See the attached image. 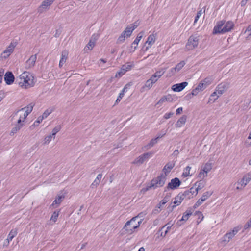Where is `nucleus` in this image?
Returning a JSON list of instances; mask_svg holds the SVG:
<instances>
[{
  "label": "nucleus",
  "instance_id": "1",
  "mask_svg": "<svg viewBox=\"0 0 251 251\" xmlns=\"http://www.w3.org/2000/svg\"><path fill=\"white\" fill-rule=\"evenodd\" d=\"M19 85L23 89H28L35 84L33 76L28 72L25 71L17 78Z\"/></svg>",
  "mask_w": 251,
  "mask_h": 251
},
{
  "label": "nucleus",
  "instance_id": "2",
  "mask_svg": "<svg viewBox=\"0 0 251 251\" xmlns=\"http://www.w3.org/2000/svg\"><path fill=\"white\" fill-rule=\"evenodd\" d=\"M166 180V175H164L163 174H161L157 177L153 178L151 180L150 185H147L145 188H143L141 190V192L145 193L152 188L155 189L159 187H161L165 184Z\"/></svg>",
  "mask_w": 251,
  "mask_h": 251
},
{
  "label": "nucleus",
  "instance_id": "3",
  "mask_svg": "<svg viewBox=\"0 0 251 251\" xmlns=\"http://www.w3.org/2000/svg\"><path fill=\"white\" fill-rule=\"evenodd\" d=\"M137 220L138 216H135L126 223L123 229L126 231V233L131 234L135 229L139 227L142 220L137 221Z\"/></svg>",
  "mask_w": 251,
  "mask_h": 251
},
{
  "label": "nucleus",
  "instance_id": "4",
  "mask_svg": "<svg viewBox=\"0 0 251 251\" xmlns=\"http://www.w3.org/2000/svg\"><path fill=\"white\" fill-rule=\"evenodd\" d=\"M137 25H128L121 33L117 40V43H122L125 41L126 38L129 37Z\"/></svg>",
  "mask_w": 251,
  "mask_h": 251
},
{
  "label": "nucleus",
  "instance_id": "5",
  "mask_svg": "<svg viewBox=\"0 0 251 251\" xmlns=\"http://www.w3.org/2000/svg\"><path fill=\"white\" fill-rule=\"evenodd\" d=\"M33 106L34 105L32 103H30L27 106L19 109L12 115V118H14L15 116L18 114V113L23 112V113H21L20 114L19 117H21V119L23 120V122H24L29 114H30L32 111Z\"/></svg>",
  "mask_w": 251,
  "mask_h": 251
},
{
  "label": "nucleus",
  "instance_id": "6",
  "mask_svg": "<svg viewBox=\"0 0 251 251\" xmlns=\"http://www.w3.org/2000/svg\"><path fill=\"white\" fill-rule=\"evenodd\" d=\"M199 44V38L197 36H191L185 46L186 49L188 50H192L196 48Z\"/></svg>",
  "mask_w": 251,
  "mask_h": 251
},
{
  "label": "nucleus",
  "instance_id": "7",
  "mask_svg": "<svg viewBox=\"0 0 251 251\" xmlns=\"http://www.w3.org/2000/svg\"><path fill=\"white\" fill-rule=\"evenodd\" d=\"M133 63L128 62L123 65L120 70L118 72L116 75V77H121L123 76L126 72L130 70L132 67L133 66Z\"/></svg>",
  "mask_w": 251,
  "mask_h": 251
},
{
  "label": "nucleus",
  "instance_id": "8",
  "mask_svg": "<svg viewBox=\"0 0 251 251\" xmlns=\"http://www.w3.org/2000/svg\"><path fill=\"white\" fill-rule=\"evenodd\" d=\"M181 184V182L179 179L176 177L171 179V181L168 184L166 187L165 188V191H166L167 189L174 190L178 187Z\"/></svg>",
  "mask_w": 251,
  "mask_h": 251
},
{
  "label": "nucleus",
  "instance_id": "9",
  "mask_svg": "<svg viewBox=\"0 0 251 251\" xmlns=\"http://www.w3.org/2000/svg\"><path fill=\"white\" fill-rule=\"evenodd\" d=\"M225 24V21H220L217 22L216 25L214 26L213 30V34H224L223 26Z\"/></svg>",
  "mask_w": 251,
  "mask_h": 251
},
{
  "label": "nucleus",
  "instance_id": "10",
  "mask_svg": "<svg viewBox=\"0 0 251 251\" xmlns=\"http://www.w3.org/2000/svg\"><path fill=\"white\" fill-rule=\"evenodd\" d=\"M156 40V33H152L150 35L145 42V45L147 44V46H146L145 50H148L153 44H154L155 41Z\"/></svg>",
  "mask_w": 251,
  "mask_h": 251
},
{
  "label": "nucleus",
  "instance_id": "11",
  "mask_svg": "<svg viewBox=\"0 0 251 251\" xmlns=\"http://www.w3.org/2000/svg\"><path fill=\"white\" fill-rule=\"evenodd\" d=\"M37 60V54L31 55L30 58L26 61L25 67L26 69H29L33 68Z\"/></svg>",
  "mask_w": 251,
  "mask_h": 251
},
{
  "label": "nucleus",
  "instance_id": "12",
  "mask_svg": "<svg viewBox=\"0 0 251 251\" xmlns=\"http://www.w3.org/2000/svg\"><path fill=\"white\" fill-rule=\"evenodd\" d=\"M23 122V120L21 119V117H19L17 124L14 126L12 128L11 132L10 133V136H13L18 131H19L23 126L24 124L22 122Z\"/></svg>",
  "mask_w": 251,
  "mask_h": 251
},
{
  "label": "nucleus",
  "instance_id": "13",
  "mask_svg": "<svg viewBox=\"0 0 251 251\" xmlns=\"http://www.w3.org/2000/svg\"><path fill=\"white\" fill-rule=\"evenodd\" d=\"M188 84V82L186 81L180 83L175 84L172 86V89L174 92H179L183 90Z\"/></svg>",
  "mask_w": 251,
  "mask_h": 251
},
{
  "label": "nucleus",
  "instance_id": "14",
  "mask_svg": "<svg viewBox=\"0 0 251 251\" xmlns=\"http://www.w3.org/2000/svg\"><path fill=\"white\" fill-rule=\"evenodd\" d=\"M16 46V43L15 42L11 43L7 47V48L3 52V57H8L10 55V54L12 52H13Z\"/></svg>",
  "mask_w": 251,
  "mask_h": 251
},
{
  "label": "nucleus",
  "instance_id": "15",
  "mask_svg": "<svg viewBox=\"0 0 251 251\" xmlns=\"http://www.w3.org/2000/svg\"><path fill=\"white\" fill-rule=\"evenodd\" d=\"M180 195L183 199H190L193 197L194 195H195L194 187H192L189 190H186L183 193H180Z\"/></svg>",
  "mask_w": 251,
  "mask_h": 251
},
{
  "label": "nucleus",
  "instance_id": "16",
  "mask_svg": "<svg viewBox=\"0 0 251 251\" xmlns=\"http://www.w3.org/2000/svg\"><path fill=\"white\" fill-rule=\"evenodd\" d=\"M4 80L8 85L12 84L14 81V76L12 72H7L4 75Z\"/></svg>",
  "mask_w": 251,
  "mask_h": 251
},
{
  "label": "nucleus",
  "instance_id": "17",
  "mask_svg": "<svg viewBox=\"0 0 251 251\" xmlns=\"http://www.w3.org/2000/svg\"><path fill=\"white\" fill-rule=\"evenodd\" d=\"M175 163L173 161H171L167 163L163 169V172L164 173V175H167L171 172V170L174 167Z\"/></svg>",
  "mask_w": 251,
  "mask_h": 251
},
{
  "label": "nucleus",
  "instance_id": "18",
  "mask_svg": "<svg viewBox=\"0 0 251 251\" xmlns=\"http://www.w3.org/2000/svg\"><path fill=\"white\" fill-rule=\"evenodd\" d=\"M234 24L231 21H228L226 23L225 22V24L223 26V31L224 33H226L230 31L234 27Z\"/></svg>",
  "mask_w": 251,
  "mask_h": 251
},
{
  "label": "nucleus",
  "instance_id": "19",
  "mask_svg": "<svg viewBox=\"0 0 251 251\" xmlns=\"http://www.w3.org/2000/svg\"><path fill=\"white\" fill-rule=\"evenodd\" d=\"M144 34V31H141L139 32L133 42L132 43L131 47H134V50L132 51H134V50L136 49L137 45L140 42V41L142 38L143 35Z\"/></svg>",
  "mask_w": 251,
  "mask_h": 251
},
{
  "label": "nucleus",
  "instance_id": "20",
  "mask_svg": "<svg viewBox=\"0 0 251 251\" xmlns=\"http://www.w3.org/2000/svg\"><path fill=\"white\" fill-rule=\"evenodd\" d=\"M54 0H44L39 8V11L42 12V9L49 8Z\"/></svg>",
  "mask_w": 251,
  "mask_h": 251
},
{
  "label": "nucleus",
  "instance_id": "21",
  "mask_svg": "<svg viewBox=\"0 0 251 251\" xmlns=\"http://www.w3.org/2000/svg\"><path fill=\"white\" fill-rule=\"evenodd\" d=\"M68 55V52L67 50H64L61 52V57L59 61V66L61 68L66 63Z\"/></svg>",
  "mask_w": 251,
  "mask_h": 251
},
{
  "label": "nucleus",
  "instance_id": "22",
  "mask_svg": "<svg viewBox=\"0 0 251 251\" xmlns=\"http://www.w3.org/2000/svg\"><path fill=\"white\" fill-rule=\"evenodd\" d=\"M205 185V182L203 180L197 181L194 184V186H197L196 188H194L195 196L198 194V191L202 189Z\"/></svg>",
  "mask_w": 251,
  "mask_h": 251
},
{
  "label": "nucleus",
  "instance_id": "23",
  "mask_svg": "<svg viewBox=\"0 0 251 251\" xmlns=\"http://www.w3.org/2000/svg\"><path fill=\"white\" fill-rule=\"evenodd\" d=\"M234 237L233 235L231 234V232H228L225 234L223 238L222 242L225 245L227 244Z\"/></svg>",
  "mask_w": 251,
  "mask_h": 251
},
{
  "label": "nucleus",
  "instance_id": "24",
  "mask_svg": "<svg viewBox=\"0 0 251 251\" xmlns=\"http://www.w3.org/2000/svg\"><path fill=\"white\" fill-rule=\"evenodd\" d=\"M187 120V116L186 115L182 116L177 121L176 124V127L179 128L183 126Z\"/></svg>",
  "mask_w": 251,
  "mask_h": 251
},
{
  "label": "nucleus",
  "instance_id": "25",
  "mask_svg": "<svg viewBox=\"0 0 251 251\" xmlns=\"http://www.w3.org/2000/svg\"><path fill=\"white\" fill-rule=\"evenodd\" d=\"M165 134V133H164L162 135H160L158 136L157 137L155 138L152 139L151 141L146 145L145 146V148L147 149H149L151 147H153L155 144L157 143V140L163 137Z\"/></svg>",
  "mask_w": 251,
  "mask_h": 251
},
{
  "label": "nucleus",
  "instance_id": "26",
  "mask_svg": "<svg viewBox=\"0 0 251 251\" xmlns=\"http://www.w3.org/2000/svg\"><path fill=\"white\" fill-rule=\"evenodd\" d=\"M64 199V196L63 195H58L55 198V200L53 201L51 206H55L57 207L58 205L61 203L62 201Z\"/></svg>",
  "mask_w": 251,
  "mask_h": 251
},
{
  "label": "nucleus",
  "instance_id": "27",
  "mask_svg": "<svg viewBox=\"0 0 251 251\" xmlns=\"http://www.w3.org/2000/svg\"><path fill=\"white\" fill-rule=\"evenodd\" d=\"M17 233L18 230L17 228H13L11 229L7 236V238L6 239L7 240L11 241L12 239L17 235Z\"/></svg>",
  "mask_w": 251,
  "mask_h": 251
},
{
  "label": "nucleus",
  "instance_id": "28",
  "mask_svg": "<svg viewBox=\"0 0 251 251\" xmlns=\"http://www.w3.org/2000/svg\"><path fill=\"white\" fill-rule=\"evenodd\" d=\"M153 83L150 80V79H148L144 86L141 89V91L142 92H144L146 89L149 90L153 86Z\"/></svg>",
  "mask_w": 251,
  "mask_h": 251
},
{
  "label": "nucleus",
  "instance_id": "29",
  "mask_svg": "<svg viewBox=\"0 0 251 251\" xmlns=\"http://www.w3.org/2000/svg\"><path fill=\"white\" fill-rule=\"evenodd\" d=\"M170 101H171V97L170 96H164L160 99L156 104L161 105L164 102Z\"/></svg>",
  "mask_w": 251,
  "mask_h": 251
},
{
  "label": "nucleus",
  "instance_id": "30",
  "mask_svg": "<svg viewBox=\"0 0 251 251\" xmlns=\"http://www.w3.org/2000/svg\"><path fill=\"white\" fill-rule=\"evenodd\" d=\"M193 210L192 209L187 210L183 215L180 221H187L189 217L192 214Z\"/></svg>",
  "mask_w": 251,
  "mask_h": 251
},
{
  "label": "nucleus",
  "instance_id": "31",
  "mask_svg": "<svg viewBox=\"0 0 251 251\" xmlns=\"http://www.w3.org/2000/svg\"><path fill=\"white\" fill-rule=\"evenodd\" d=\"M184 199L182 197V196L180 195V193H179L175 198V201H174V203L175 204L174 206H173V207L179 205L180 204L181 202Z\"/></svg>",
  "mask_w": 251,
  "mask_h": 251
},
{
  "label": "nucleus",
  "instance_id": "32",
  "mask_svg": "<svg viewBox=\"0 0 251 251\" xmlns=\"http://www.w3.org/2000/svg\"><path fill=\"white\" fill-rule=\"evenodd\" d=\"M95 45V41L91 39L84 49L86 51L87 50H91L94 47Z\"/></svg>",
  "mask_w": 251,
  "mask_h": 251
},
{
  "label": "nucleus",
  "instance_id": "33",
  "mask_svg": "<svg viewBox=\"0 0 251 251\" xmlns=\"http://www.w3.org/2000/svg\"><path fill=\"white\" fill-rule=\"evenodd\" d=\"M191 169V167L189 166L185 167L183 170V172L182 174V176H183V177H186L187 176H192V175H191L190 173Z\"/></svg>",
  "mask_w": 251,
  "mask_h": 251
},
{
  "label": "nucleus",
  "instance_id": "34",
  "mask_svg": "<svg viewBox=\"0 0 251 251\" xmlns=\"http://www.w3.org/2000/svg\"><path fill=\"white\" fill-rule=\"evenodd\" d=\"M219 98V95H217V92H214L210 96L209 98L208 102H214L217 100Z\"/></svg>",
  "mask_w": 251,
  "mask_h": 251
},
{
  "label": "nucleus",
  "instance_id": "35",
  "mask_svg": "<svg viewBox=\"0 0 251 251\" xmlns=\"http://www.w3.org/2000/svg\"><path fill=\"white\" fill-rule=\"evenodd\" d=\"M55 137L52 136L51 134L49 135L48 136H46L45 137L44 140H43V144L44 145H47L48 144L52 139H54Z\"/></svg>",
  "mask_w": 251,
  "mask_h": 251
},
{
  "label": "nucleus",
  "instance_id": "36",
  "mask_svg": "<svg viewBox=\"0 0 251 251\" xmlns=\"http://www.w3.org/2000/svg\"><path fill=\"white\" fill-rule=\"evenodd\" d=\"M244 34L247 35V39L249 40L251 39V24L248 26L247 28L244 32Z\"/></svg>",
  "mask_w": 251,
  "mask_h": 251
},
{
  "label": "nucleus",
  "instance_id": "37",
  "mask_svg": "<svg viewBox=\"0 0 251 251\" xmlns=\"http://www.w3.org/2000/svg\"><path fill=\"white\" fill-rule=\"evenodd\" d=\"M167 69V67L166 68H161L159 70L156 71L154 74L156 75H158L160 77H161L165 73L166 69Z\"/></svg>",
  "mask_w": 251,
  "mask_h": 251
},
{
  "label": "nucleus",
  "instance_id": "38",
  "mask_svg": "<svg viewBox=\"0 0 251 251\" xmlns=\"http://www.w3.org/2000/svg\"><path fill=\"white\" fill-rule=\"evenodd\" d=\"M145 159L143 157V155H141L135 159L133 163L136 164H141L145 161Z\"/></svg>",
  "mask_w": 251,
  "mask_h": 251
},
{
  "label": "nucleus",
  "instance_id": "39",
  "mask_svg": "<svg viewBox=\"0 0 251 251\" xmlns=\"http://www.w3.org/2000/svg\"><path fill=\"white\" fill-rule=\"evenodd\" d=\"M59 216V211H55L52 214V216L50 219V221L55 223L58 217Z\"/></svg>",
  "mask_w": 251,
  "mask_h": 251
},
{
  "label": "nucleus",
  "instance_id": "40",
  "mask_svg": "<svg viewBox=\"0 0 251 251\" xmlns=\"http://www.w3.org/2000/svg\"><path fill=\"white\" fill-rule=\"evenodd\" d=\"M203 171L207 174L212 169V165L210 163H206L203 167Z\"/></svg>",
  "mask_w": 251,
  "mask_h": 251
},
{
  "label": "nucleus",
  "instance_id": "41",
  "mask_svg": "<svg viewBox=\"0 0 251 251\" xmlns=\"http://www.w3.org/2000/svg\"><path fill=\"white\" fill-rule=\"evenodd\" d=\"M213 192L212 191H206L204 192L201 197V199L205 201L208 198H209L212 194Z\"/></svg>",
  "mask_w": 251,
  "mask_h": 251
},
{
  "label": "nucleus",
  "instance_id": "42",
  "mask_svg": "<svg viewBox=\"0 0 251 251\" xmlns=\"http://www.w3.org/2000/svg\"><path fill=\"white\" fill-rule=\"evenodd\" d=\"M185 64V62L184 61H182L174 67V69L176 70L177 72H178L183 67Z\"/></svg>",
  "mask_w": 251,
  "mask_h": 251
},
{
  "label": "nucleus",
  "instance_id": "43",
  "mask_svg": "<svg viewBox=\"0 0 251 251\" xmlns=\"http://www.w3.org/2000/svg\"><path fill=\"white\" fill-rule=\"evenodd\" d=\"M212 79L210 77H207L205 78L204 80L201 81L202 82L207 88L208 86H209L212 82Z\"/></svg>",
  "mask_w": 251,
  "mask_h": 251
},
{
  "label": "nucleus",
  "instance_id": "44",
  "mask_svg": "<svg viewBox=\"0 0 251 251\" xmlns=\"http://www.w3.org/2000/svg\"><path fill=\"white\" fill-rule=\"evenodd\" d=\"M241 226H238L235 227L231 231H230V232H231L234 237V236L241 229Z\"/></svg>",
  "mask_w": 251,
  "mask_h": 251
},
{
  "label": "nucleus",
  "instance_id": "45",
  "mask_svg": "<svg viewBox=\"0 0 251 251\" xmlns=\"http://www.w3.org/2000/svg\"><path fill=\"white\" fill-rule=\"evenodd\" d=\"M61 129V126L60 125H58L56 126L52 131L51 135L53 136L54 137H55V135L57 132H58Z\"/></svg>",
  "mask_w": 251,
  "mask_h": 251
},
{
  "label": "nucleus",
  "instance_id": "46",
  "mask_svg": "<svg viewBox=\"0 0 251 251\" xmlns=\"http://www.w3.org/2000/svg\"><path fill=\"white\" fill-rule=\"evenodd\" d=\"M204 12H205V11H203L201 9L197 12V15L196 16V17L195 18L194 25H195L197 22V21L199 20V19L200 18V17L201 16V15L203 13H204Z\"/></svg>",
  "mask_w": 251,
  "mask_h": 251
},
{
  "label": "nucleus",
  "instance_id": "47",
  "mask_svg": "<svg viewBox=\"0 0 251 251\" xmlns=\"http://www.w3.org/2000/svg\"><path fill=\"white\" fill-rule=\"evenodd\" d=\"M171 197L170 194H167L163 198V199L161 201V203L162 204H166L170 200Z\"/></svg>",
  "mask_w": 251,
  "mask_h": 251
},
{
  "label": "nucleus",
  "instance_id": "48",
  "mask_svg": "<svg viewBox=\"0 0 251 251\" xmlns=\"http://www.w3.org/2000/svg\"><path fill=\"white\" fill-rule=\"evenodd\" d=\"M52 112L51 109H48L43 113V115L41 116L43 117V119H45L48 117V116Z\"/></svg>",
  "mask_w": 251,
  "mask_h": 251
},
{
  "label": "nucleus",
  "instance_id": "49",
  "mask_svg": "<svg viewBox=\"0 0 251 251\" xmlns=\"http://www.w3.org/2000/svg\"><path fill=\"white\" fill-rule=\"evenodd\" d=\"M243 178L245 180L246 182L248 183L251 180V172L248 173L245 175Z\"/></svg>",
  "mask_w": 251,
  "mask_h": 251
},
{
  "label": "nucleus",
  "instance_id": "50",
  "mask_svg": "<svg viewBox=\"0 0 251 251\" xmlns=\"http://www.w3.org/2000/svg\"><path fill=\"white\" fill-rule=\"evenodd\" d=\"M200 92L204 90L206 87L201 81L199 83L198 85L196 87Z\"/></svg>",
  "mask_w": 251,
  "mask_h": 251
},
{
  "label": "nucleus",
  "instance_id": "51",
  "mask_svg": "<svg viewBox=\"0 0 251 251\" xmlns=\"http://www.w3.org/2000/svg\"><path fill=\"white\" fill-rule=\"evenodd\" d=\"M131 85L129 84H126L123 89L121 90L120 94L124 96L125 93L127 92V89L130 87Z\"/></svg>",
  "mask_w": 251,
  "mask_h": 251
},
{
  "label": "nucleus",
  "instance_id": "52",
  "mask_svg": "<svg viewBox=\"0 0 251 251\" xmlns=\"http://www.w3.org/2000/svg\"><path fill=\"white\" fill-rule=\"evenodd\" d=\"M131 85L129 84H126L123 89L121 90L120 94L124 96L125 93L127 92V89L130 87Z\"/></svg>",
  "mask_w": 251,
  "mask_h": 251
},
{
  "label": "nucleus",
  "instance_id": "53",
  "mask_svg": "<svg viewBox=\"0 0 251 251\" xmlns=\"http://www.w3.org/2000/svg\"><path fill=\"white\" fill-rule=\"evenodd\" d=\"M131 85L129 84H126L123 89L121 90L120 94L124 96L125 93L127 92V89L130 87Z\"/></svg>",
  "mask_w": 251,
  "mask_h": 251
},
{
  "label": "nucleus",
  "instance_id": "54",
  "mask_svg": "<svg viewBox=\"0 0 251 251\" xmlns=\"http://www.w3.org/2000/svg\"><path fill=\"white\" fill-rule=\"evenodd\" d=\"M131 85L129 84H126L123 89L121 90L120 94L124 96L125 93L127 92V89L130 87Z\"/></svg>",
  "mask_w": 251,
  "mask_h": 251
},
{
  "label": "nucleus",
  "instance_id": "55",
  "mask_svg": "<svg viewBox=\"0 0 251 251\" xmlns=\"http://www.w3.org/2000/svg\"><path fill=\"white\" fill-rule=\"evenodd\" d=\"M223 88L224 87L221 84L219 85L218 87V89L216 90L215 92H217V95H219V96L222 95L224 92V89H220L221 88Z\"/></svg>",
  "mask_w": 251,
  "mask_h": 251
},
{
  "label": "nucleus",
  "instance_id": "56",
  "mask_svg": "<svg viewBox=\"0 0 251 251\" xmlns=\"http://www.w3.org/2000/svg\"><path fill=\"white\" fill-rule=\"evenodd\" d=\"M204 201L201 199H199L198 201L196 202V203L194 205L193 208L194 209L199 207L200 205H201Z\"/></svg>",
  "mask_w": 251,
  "mask_h": 251
},
{
  "label": "nucleus",
  "instance_id": "57",
  "mask_svg": "<svg viewBox=\"0 0 251 251\" xmlns=\"http://www.w3.org/2000/svg\"><path fill=\"white\" fill-rule=\"evenodd\" d=\"M43 117L41 116L39 117L38 119L34 122L32 126H36L39 125V124L43 121Z\"/></svg>",
  "mask_w": 251,
  "mask_h": 251
},
{
  "label": "nucleus",
  "instance_id": "58",
  "mask_svg": "<svg viewBox=\"0 0 251 251\" xmlns=\"http://www.w3.org/2000/svg\"><path fill=\"white\" fill-rule=\"evenodd\" d=\"M100 183V182H99V181H98L96 179H95L94 181L93 182V183L91 184L90 187L92 189L95 188L99 185Z\"/></svg>",
  "mask_w": 251,
  "mask_h": 251
},
{
  "label": "nucleus",
  "instance_id": "59",
  "mask_svg": "<svg viewBox=\"0 0 251 251\" xmlns=\"http://www.w3.org/2000/svg\"><path fill=\"white\" fill-rule=\"evenodd\" d=\"M250 227H251V217L250 220L244 225V229L246 230Z\"/></svg>",
  "mask_w": 251,
  "mask_h": 251
},
{
  "label": "nucleus",
  "instance_id": "60",
  "mask_svg": "<svg viewBox=\"0 0 251 251\" xmlns=\"http://www.w3.org/2000/svg\"><path fill=\"white\" fill-rule=\"evenodd\" d=\"M207 175V174H206L204 171H203V169L200 172L198 175V177L200 178H204L206 177Z\"/></svg>",
  "mask_w": 251,
  "mask_h": 251
},
{
  "label": "nucleus",
  "instance_id": "61",
  "mask_svg": "<svg viewBox=\"0 0 251 251\" xmlns=\"http://www.w3.org/2000/svg\"><path fill=\"white\" fill-rule=\"evenodd\" d=\"M176 72H177L176 70L174 69V68H171L168 73V76H171L173 75H174Z\"/></svg>",
  "mask_w": 251,
  "mask_h": 251
},
{
  "label": "nucleus",
  "instance_id": "62",
  "mask_svg": "<svg viewBox=\"0 0 251 251\" xmlns=\"http://www.w3.org/2000/svg\"><path fill=\"white\" fill-rule=\"evenodd\" d=\"M152 153H151V152H147V153H145L143 154H142L143 157L144 158V159L145 160L150 158L152 156Z\"/></svg>",
  "mask_w": 251,
  "mask_h": 251
},
{
  "label": "nucleus",
  "instance_id": "63",
  "mask_svg": "<svg viewBox=\"0 0 251 251\" xmlns=\"http://www.w3.org/2000/svg\"><path fill=\"white\" fill-rule=\"evenodd\" d=\"M199 92H200V91L196 87L192 90L191 95L192 96H196Z\"/></svg>",
  "mask_w": 251,
  "mask_h": 251
},
{
  "label": "nucleus",
  "instance_id": "64",
  "mask_svg": "<svg viewBox=\"0 0 251 251\" xmlns=\"http://www.w3.org/2000/svg\"><path fill=\"white\" fill-rule=\"evenodd\" d=\"M123 97H124V96L123 95L120 94L119 93V96H118V98H117V99L115 101V104L118 103L121 101V99L123 98Z\"/></svg>",
  "mask_w": 251,
  "mask_h": 251
}]
</instances>
